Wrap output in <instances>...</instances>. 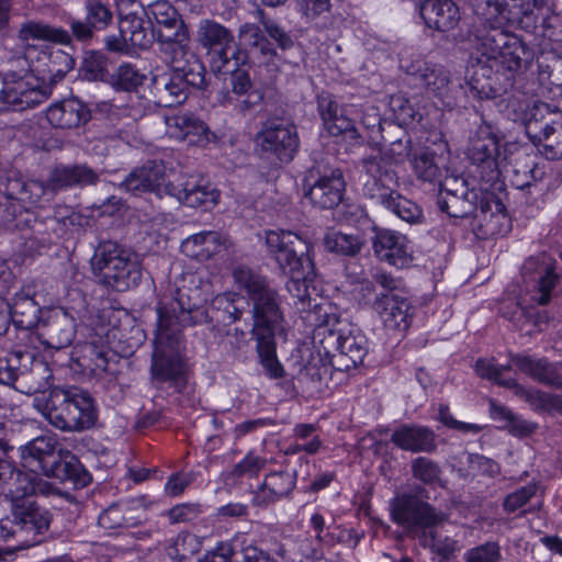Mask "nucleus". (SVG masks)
<instances>
[{"label": "nucleus", "instance_id": "f03ea898", "mask_svg": "<svg viewBox=\"0 0 562 562\" xmlns=\"http://www.w3.org/2000/svg\"><path fill=\"white\" fill-rule=\"evenodd\" d=\"M34 407L56 429L80 432L92 428L98 411L92 396L77 386H56L46 397H35Z\"/></svg>", "mask_w": 562, "mask_h": 562}, {"label": "nucleus", "instance_id": "412c9836", "mask_svg": "<svg viewBox=\"0 0 562 562\" xmlns=\"http://www.w3.org/2000/svg\"><path fill=\"white\" fill-rule=\"evenodd\" d=\"M25 58L30 61L32 74L45 81L56 82L65 77L75 66L72 56L63 49L45 47L29 48Z\"/></svg>", "mask_w": 562, "mask_h": 562}, {"label": "nucleus", "instance_id": "69168bd1", "mask_svg": "<svg viewBox=\"0 0 562 562\" xmlns=\"http://www.w3.org/2000/svg\"><path fill=\"white\" fill-rule=\"evenodd\" d=\"M463 560L464 562H499L501 550L497 543L486 542L468 550Z\"/></svg>", "mask_w": 562, "mask_h": 562}, {"label": "nucleus", "instance_id": "37998d69", "mask_svg": "<svg viewBox=\"0 0 562 562\" xmlns=\"http://www.w3.org/2000/svg\"><path fill=\"white\" fill-rule=\"evenodd\" d=\"M19 38L23 42L41 40L63 45H68L71 42V36L66 30L36 21H27L23 23L19 30Z\"/></svg>", "mask_w": 562, "mask_h": 562}, {"label": "nucleus", "instance_id": "2f4dec72", "mask_svg": "<svg viewBox=\"0 0 562 562\" xmlns=\"http://www.w3.org/2000/svg\"><path fill=\"white\" fill-rule=\"evenodd\" d=\"M8 303L13 325L24 330L36 328L46 311L35 301L31 285L23 286Z\"/></svg>", "mask_w": 562, "mask_h": 562}, {"label": "nucleus", "instance_id": "09e8293b", "mask_svg": "<svg viewBox=\"0 0 562 562\" xmlns=\"http://www.w3.org/2000/svg\"><path fill=\"white\" fill-rule=\"evenodd\" d=\"M146 79L132 64H122L112 74L110 83L116 91L133 92L140 87Z\"/></svg>", "mask_w": 562, "mask_h": 562}, {"label": "nucleus", "instance_id": "ea45409f", "mask_svg": "<svg viewBox=\"0 0 562 562\" xmlns=\"http://www.w3.org/2000/svg\"><path fill=\"white\" fill-rule=\"evenodd\" d=\"M504 387L513 391V394L524 400L536 412H559L562 413V395L544 392L539 389H528L510 378L503 382Z\"/></svg>", "mask_w": 562, "mask_h": 562}, {"label": "nucleus", "instance_id": "f8f14e48", "mask_svg": "<svg viewBox=\"0 0 562 562\" xmlns=\"http://www.w3.org/2000/svg\"><path fill=\"white\" fill-rule=\"evenodd\" d=\"M321 340L324 352L330 357V364L339 371H348L362 363L368 352V340L357 328L326 329Z\"/></svg>", "mask_w": 562, "mask_h": 562}, {"label": "nucleus", "instance_id": "de8ad7c7", "mask_svg": "<svg viewBox=\"0 0 562 562\" xmlns=\"http://www.w3.org/2000/svg\"><path fill=\"white\" fill-rule=\"evenodd\" d=\"M364 241L356 235L341 232H331L326 234L324 245L327 250L344 256H356L360 252Z\"/></svg>", "mask_w": 562, "mask_h": 562}, {"label": "nucleus", "instance_id": "a18cd8bd", "mask_svg": "<svg viewBox=\"0 0 562 562\" xmlns=\"http://www.w3.org/2000/svg\"><path fill=\"white\" fill-rule=\"evenodd\" d=\"M477 192L472 190L469 194L439 195L438 206L450 217L464 218L473 215L477 209Z\"/></svg>", "mask_w": 562, "mask_h": 562}, {"label": "nucleus", "instance_id": "20e7f679", "mask_svg": "<svg viewBox=\"0 0 562 562\" xmlns=\"http://www.w3.org/2000/svg\"><path fill=\"white\" fill-rule=\"evenodd\" d=\"M23 467L30 472L41 473L60 481H71L78 486L91 482L90 473L70 451L57 449L54 436H40L22 448Z\"/></svg>", "mask_w": 562, "mask_h": 562}, {"label": "nucleus", "instance_id": "4be33fe9", "mask_svg": "<svg viewBox=\"0 0 562 562\" xmlns=\"http://www.w3.org/2000/svg\"><path fill=\"white\" fill-rule=\"evenodd\" d=\"M262 150L274 154L280 161L293 159L299 148V136L294 124L285 121L267 123L257 135Z\"/></svg>", "mask_w": 562, "mask_h": 562}, {"label": "nucleus", "instance_id": "338daca9", "mask_svg": "<svg viewBox=\"0 0 562 562\" xmlns=\"http://www.w3.org/2000/svg\"><path fill=\"white\" fill-rule=\"evenodd\" d=\"M266 459L259 456H256L251 452L245 456V458L235 464L232 474L234 476H256L265 467Z\"/></svg>", "mask_w": 562, "mask_h": 562}, {"label": "nucleus", "instance_id": "b1692460", "mask_svg": "<svg viewBox=\"0 0 562 562\" xmlns=\"http://www.w3.org/2000/svg\"><path fill=\"white\" fill-rule=\"evenodd\" d=\"M317 178L308 190L305 192V196L310 199L313 205L319 209H333L337 206L345 192V180L342 171L339 168H325L323 171L318 167L315 169ZM314 177V171L311 173V178Z\"/></svg>", "mask_w": 562, "mask_h": 562}, {"label": "nucleus", "instance_id": "6ab92c4d", "mask_svg": "<svg viewBox=\"0 0 562 562\" xmlns=\"http://www.w3.org/2000/svg\"><path fill=\"white\" fill-rule=\"evenodd\" d=\"M172 176L173 179L169 178L164 186L166 195H170L190 207L209 210L217 204L220 192L210 183H200L193 177Z\"/></svg>", "mask_w": 562, "mask_h": 562}, {"label": "nucleus", "instance_id": "4d7b16f0", "mask_svg": "<svg viewBox=\"0 0 562 562\" xmlns=\"http://www.w3.org/2000/svg\"><path fill=\"white\" fill-rule=\"evenodd\" d=\"M327 132L333 136H342L352 144H360L362 139L355 121L349 116V110L341 112L339 117L329 124Z\"/></svg>", "mask_w": 562, "mask_h": 562}, {"label": "nucleus", "instance_id": "7c9ffc66", "mask_svg": "<svg viewBox=\"0 0 562 562\" xmlns=\"http://www.w3.org/2000/svg\"><path fill=\"white\" fill-rule=\"evenodd\" d=\"M373 308L379 314L384 326L393 330H406L411 319V304L401 294H376Z\"/></svg>", "mask_w": 562, "mask_h": 562}, {"label": "nucleus", "instance_id": "a19ab883", "mask_svg": "<svg viewBox=\"0 0 562 562\" xmlns=\"http://www.w3.org/2000/svg\"><path fill=\"white\" fill-rule=\"evenodd\" d=\"M223 243L217 232L209 231L194 234L181 244V251L187 257L198 261L211 259L215 254L220 252Z\"/></svg>", "mask_w": 562, "mask_h": 562}, {"label": "nucleus", "instance_id": "7ed1b4c3", "mask_svg": "<svg viewBox=\"0 0 562 562\" xmlns=\"http://www.w3.org/2000/svg\"><path fill=\"white\" fill-rule=\"evenodd\" d=\"M171 67L170 71L155 75L150 91L156 103L170 108L183 103L189 95V87L202 89L205 86V67L194 52L161 54Z\"/></svg>", "mask_w": 562, "mask_h": 562}, {"label": "nucleus", "instance_id": "79ce46f5", "mask_svg": "<svg viewBox=\"0 0 562 562\" xmlns=\"http://www.w3.org/2000/svg\"><path fill=\"white\" fill-rule=\"evenodd\" d=\"M546 176V165L538 162L530 155H522L515 159L512 169V184L517 189L530 188L541 181Z\"/></svg>", "mask_w": 562, "mask_h": 562}, {"label": "nucleus", "instance_id": "49530a36", "mask_svg": "<svg viewBox=\"0 0 562 562\" xmlns=\"http://www.w3.org/2000/svg\"><path fill=\"white\" fill-rule=\"evenodd\" d=\"M32 222V215L14 200L0 199V232L23 231Z\"/></svg>", "mask_w": 562, "mask_h": 562}, {"label": "nucleus", "instance_id": "6e6552de", "mask_svg": "<svg viewBox=\"0 0 562 562\" xmlns=\"http://www.w3.org/2000/svg\"><path fill=\"white\" fill-rule=\"evenodd\" d=\"M155 349L150 372L159 382H173L178 385L184 374L181 357L182 335L178 327L170 328L168 318L160 319L155 335Z\"/></svg>", "mask_w": 562, "mask_h": 562}, {"label": "nucleus", "instance_id": "5fc2aeb1", "mask_svg": "<svg viewBox=\"0 0 562 562\" xmlns=\"http://www.w3.org/2000/svg\"><path fill=\"white\" fill-rule=\"evenodd\" d=\"M347 110V108L339 105L331 93L323 91L317 94V111L326 131L329 128V124L334 123L339 114Z\"/></svg>", "mask_w": 562, "mask_h": 562}, {"label": "nucleus", "instance_id": "dca6fc26", "mask_svg": "<svg viewBox=\"0 0 562 562\" xmlns=\"http://www.w3.org/2000/svg\"><path fill=\"white\" fill-rule=\"evenodd\" d=\"M120 33L126 36L132 47L147 49L156 38L147 10L136 0L117 2Z\"/></svg>", "mask_w": 562, "mask_h": 562}, {"label": "nucleus", "instance_id": "4468645a", "mask_svg": "<svg viewBox=\"0 0 562 562\" xmlns=\"http://www.w3.org/2000/svg\"><path fill=\"white\" fill-rule=\"evenodd\" d=\"M52 92V88L42 85L34 74L18 76L7 75L0 90V112L24 111L43 103Z\"/></svg>", "mask_w": 562, "mask_h": 562}, {"label": "nucleus", "instance_id": "9d476101", "mask_svg": "<svg viewBox=\"0 0 562 562\" xmlns=\"http://www.w3.org/2000/svg\"><path fill=\"white\" fill-rule=\"evenodd\" d=\"M156 24V40L160 54L193 52L187 26L176 8L166 0H158L146 9Z\"/></svg>", "mask_w": 562, "mask_h": 562}, {"label": "nucleus", "instance_id": "393cba45", "mask_svg": "<svg viewBox=\"0 0 562 562\" xmlns=\"http://www.w3.org/2000/svg\"><path fill=\"white\" fill-rule=\"evenodd\" d=\"M36 329L43 344L49 348L61 349L72 342L76 323L64 308L46 310Z\"/></svg>", "mask_w": 562, "mask_h": 562}, {"label": "nucleus", "instance_id": "c85d7f7f", "mask_svg": "<svg viewBox=\"0 0 562 562\" xmlns=\"http://www.w3.org/2000/svg\"><path fill=\"white\" fill-rule=\"evenodd\" d=\"M509 361L519 372L533 381L562 390V373L559 371L558 363L551 362L547 358H535L524 353H510Z\"/></svg>", "mask_w": 562, "mask_h": 562}, {"label": "nucleus", "instance_id": "f3484780", "mask_svg": "<svg viewBox=\"0 0 562 562\" xmlns=\"http://www.w3.org/2000/svg\"><path fill=\"white\" fill-rule=\"evenodd\" d=\"M362 168L368 176L363 194L385 207L397 193L393 190L397 178L392 164L382 155H376L363 158Z\"/></svg>", "mask_w": 562, "mask_h": 562}, {"label": "nucleus", "instance_id": "423d86ee", "mask_svg": "<svg viewBox=\"0 0 562 562\" xmlns=\"http://www.w3.org/2000/svg\"><path fill=\"white\" fill-rule=\"evenodd\" d=\"M90 263L99 282L119 292L136 286L142 280V268L136 254L115 241L101 243Z\"/></svg>", "mask_w": 562, "mask_h": 562}, {"label": "nucleus", "instance_id": "13d9d810", "mask_svg": "<svg viewBox=\"0 0 562 562\" xmlns=\"http://www.w3.org/2000/svg\"><path fill=\"white\" fill-rule=\"evenodd\" d=\"M81 74L89 81L103 80L108 75L106 58L100 53H90L83 59Z\"/></svg>", "mask_w": 562, "mask_h": 562}, {"label": "nucleus", "instance_id": "0eeeda50", "mask_svg": "<svg viewBox=\"0 0 562 562\" xmlns=\"http://www.w3.org/2000/svg\"><path fill=\"white\" fill-rule=\"evenodd\" d=\"M196 35L213 72L226 75L247 61V54L236 44L233 32L221 23L202 20Z\"/></svg>", "mask_w": 562, "mask_h": 562}, {"label": "nucleus", "instance_id": "473e14b6", "mask_svg": "<svg viewBox=\"0 0 562 562\" xmlns=\"http://www.w3.org/2000/svg\"><path fill=\"white\" fill-rule=\"evenodd\" d=\"M418 3L425 24L438 32L453 30L459 21V8L452 0H413Z\"/></svg>", "mask_w": 562, "mask_h": 562}, {"label": "nucleus", "instance_id": "680f3d73", "mask_svg": "<svg viewBox=\"0 0 562 562\" xmlns=\"http://www.w3.org/2000/svg\"><path fill=\"white\" fill-rule=\"evenodd\" d=\"M265 93L259 88L240 97H227L226 102L241 115L254 112L263 101Z\"/></svg>", "mask_w": 562, "mask_h": 562}, {"label": "nucleus", "instance_id": "1a4fd4ad", "mask_svg": "<svg viewBox=\"0 0 562 562\" xmlns=\"http://www.w3.org/2000/svg\"><path fill=\"white\" fill-rule=\"evenodd\" d=\"M268 255L289 274L314 270L312 245L299 234L288 229L266 232Z\"/></svg>", "mask_w": 562, "mask_h": 562}, {"label": "nucleus", "instance_id": "a211bd4d", "mask_svg": "<svg viewBox=\"0 0 562 562\" xmlns=\"http://www.w3.org/2000/svg\"><path fill=\"white\" fill-rule=\"evenodd\" d=\"M370 243L375 257L396 268L408 267L413 261V249L408 238L390 228L372 225Z\"/></svg>", "mask_w": 562, "mask_h": 562}, {"label": "nucleus", "instance_id": "bf43d9fd", "mask_svg": "<svg viewBox=\"0 0 562 562\" xmlns=\"http://www.w3.org/2000/svg\"><path fill=\"white\" fill-rule=\"evenodd\" d=\"M412 472L415 479L425 484H434L440 480L441 469L437 462L419 457L413 461Z\"/></svg>", "mask_w": 562, "mask_h": 562}, {"label": "nucleus", "instance_id": "c03bdc74", "mask_svg": "<svg viewBox=\"0 0 562 562\" xmlns=\"http://www.w3.org/2000/svg\"><path fill=\"white\" fill-rule=\"evenodd\" d=\"M316 431V425L296 424L293 428L294 441L289 445L285 454H297L301 452L316 454L323 447V441Z\"/></svg>", "mask_w": 562, "mask_h": 562}, {"label": "nucleus", "instance_id": "f704fd0d", "mask_svg": "<svg viewBox=\"0 0 562 562\" xmlns=\"http://www.w3.org/2000/svg\"><path fill=\"white\" fill-rule=\"evenodd\" d=\"M391 441L400 449L412 453H431L437 449L436 435L426 426L401 425L395 428Z\"/></svg>", "mask_w": 562, "mask_h": 562}, {"label": "nucleus", "instance_id": "58836bf2", "mask_svg": "<svg viewBox=\"0 0 562 562\" xmlns=\"http://www.w3.org/2000/svg\"><path fill=\"white\" fill-rule=\"evenodd\" d=\"M492 68V65L488 67L480 65L469 81L464 85L459 83V98L463 94L479 100H488L501 95L504 89L496 83L498 72L493 75Z\"/></svg>", "mask_w": 562, "mask_h": 562}, {"label": "nucleus", "instance_id": "aec40b11", "mask_svg": "<svg viewBox=\"0 0 562 562\" xmlns=\"http://www.w3.org/2000/svg\"><path fill=\"white\" fill-rule=\"evenodd\" d=\"M521 273L527 282L535 283L532 302L547 305L559 278L555 272V260L546 252L529 257L522 265Z\"/></svg>", "mask_w": 562, "mask_h": 562}, {"label": "nucleus", "instance_id": "ddd939ff", "mask_svg": "<svg viewBox=\"0 0 562 562\" xmlns=\"http://www.w3.org/2000/svg\"><path fill=\"white\" fill-rule=\"evenodd\" d=\"M424 491L417 487L415 493L395 496L390 503L392 520L408 530L427 529L443 522L447 515L420 498Z\"/></svg>", "mask_w": 562, "mask_h": 562}, {"label": "nucleus", "instance_id": "6e6d98bb", "mask_svg": "<svg viewBox=\"0 0 562 562\" xmlns=\"http://www.w3.org/2000/svg\"><path fill=\"white\" fill-rule=\"evenodd\" d=\"M87 355L85 358H89V360L92 362L90 366L91 371H93L95 374L100 373H110L115 374L116 370L112 367L116 364V362L113 360L114 355L110 356V352L105 350L104 348H99L95 345H89L87 347Z\"/></svg>", "mask_w": 562, "mask_h": 562}, {"label": "nucleus", "instance_id": "e433bc0d", "mask_svg": "<svg viewBox=\"0 0 562 562\" xmlns=\"http://www.w3.org/2000/svg\"><path fill=\"white\" fill-rule=\"evenodd\" d=\"M295 486V473L278 471L269 473L255 492L252 503L267 506L291 494Z\"/></svg>", "mask_w": 562, "mask_h": 562}, {"label": "nucleus", "instance_id": "9b49d317", "mask_svg": "<svg viewBox=\"0 0 562 562\" xmlns=\"http://www.w3.org/2000/svg\"><path fill=\"white\" fill-rule=\"evenodd\" d=\"M401 68L425 90L428 97L437 98L447 108L452 109L459 99V86L452 85L450 72L441 65L428 63L422 58H401Z\"/></svg>", "mask_w": 562, "mask_h": 562}, {"label": "nucleus", "instance_id": "c9c22d12", "mask_svg": "<svg viewBox=\"0 0 562 562\" xmlns=\"http://www.w3.org/2000/svg\"><path fill=\"white\" fill-rule=\"evenodd\" d=\"M38 474L21 472L13 467L12 479L7 481L3 494L10 496L15 503L36 494H54L55 487L40 477Z\"/></svg>", "mask_w": 562, "mask_h": 562}, {"label": "nucleus", "instance_id": "39448f33", "mask_svg": "<svg viewBox=\"0 0 562 562\" xmlns=\"http://www.w3.org/2000/svg\"><path fill=\"white\" fill-rule=\"evenodd\" d=\"M233 279L237 288L247 293L251 303L255 338L274 337L283 322L277 290L270 286L266 277L245 266L233 270Z\"/></svg>", "mask_w": 562, "mask_h": 562}, {"label": "nucleus", "instance_id": "0e129e2a", "mask_svg": "<svg viewBox=\"0 0 562 562\" xmlns=\"http://www.w3.org/2000/svg\"><path fill=\"white\" fill-rule=\"evenodd\" d=\"M87 20L95 30L105 29L112 21L111 10L99 0H89L86 4Z\"/></svg>", "mask_w": 562, "mask_h": 562}, {"label": "nucleus", "instance_id": "4c0bfd02", "mask_svg": "<svg viewBox=\"0 0 562 562\" xmlns=\"http://www.w3.org/2000/svg\"><path fill=\"white\" fill-rule=\"evenodd\" d=\"M46 117L54 127L77 128L89 121L90 112L79 100L68 99L50 105Z\"/></svg>", "mask_w": 562, "mask_h": 562}, {"label": "nucleus", "instance_id": "72a5a7b5", "mask_svg": "<svg viewBox=\"0 0 562 562\" xmlns=\"http://www.w3.org/2000/svg\"><path fill=\"white\" fill-rule=\"evenodd\" d=\"M22 359L31 360L30 370L22 369L20 362L18 363V380L20 383V391L26 394H37L38 397H46L53 385V373L48 363L42 359H33L29 353L23 355Z\"/></svg>", "mask_w": 562, "mask_h": 562}, {"label": "nucleus", "instance_id": "603ef678", "mask_svg": "<svg viewBox=\"0 0 562 562\" xmlns=\"http://www.w3.org/2000/svg\"><path fill=\"white\" fill-rule=\"evenodd\" d=\"M123 509L124 518H133L126 521V528L135 527L147 520V512L153 505L145 496L134 497L124 502H120Z\"/></svg>", "mask_w": 562, "mask_h": 562}, {"label": "nucleus", "instance_id": "a878e982", "mask_svg": "<svg viewBox=\"0 0 562 562\" xmlns=\"http://www.w3.org/2000/svg\"><path fill=\"white\" fill-rule=\"evenodd\" d=\"M99 173L87 164H58L48 172V189L59 193L72 188L95 186Z\"/></svg>", "mask_w": 562, "mask_h": 562}, {"label": "nucleus", "instance_id": "bb28decb", "mask_svg": "<svg viewBox=\"0 0 562 562\" xmlns=\"http://www.w3.org/2000/svg\"><path fill=\"white\" fill-rule=\"evenodd\" d=\"M166 166L162 161H147L142 167L133 169L122 181L121 188L133 194L155 192L159 196L165 194Z\"/></svg>", "mask_w": 562, "mask_h": 562}, {"label": "nucleus", "instance_id": "3c124183", "mask_svg": "<svg viewBox=\"0 0 562 562\" xmlns=\"http://www.w3.org/2000/svg\"><path fill=\"white\" fill-rule=\"evenodd\" d=\"M241 297L235 292H224L215 295L211 301V307L222 313V319L227 323H235L243 315V307L239 306Z\"/></svg>", "mask_w": 562, "mask_h": 562}, {"label": "nucleus", "instance_id": "864d4df0", "mask_svg": "<svg viewBox=\"0 0 562 562\" xmlns=\"http://www.w3.org/2000/svg\"><path fill=\"white\" fill-rule=\"evenodd\" d=\"M385 209L407 223H418L423 218L422 209L415 202L403 198L398 193L395 194Z\"/></svg>", "mask_w": 562, "mask_h": 562}, {"label": "nucleus", "instance_id": "f257e3e1", "mask_svg": "<svg viewBox=\"0 0 562 562\" xmlns=\"http://www.w3.org/2000/svg\"><path fill=\"white\" fill-rule=\"evenodd\" d=\"M542 1L538 0H485L482 15L488 25L474 35L475 50L485 57L497 72L507 80L514 78L530 57L526 44L504 27L518 24L529 31L536 27Z\"/></svg>", "mask_w": 562, "mask_h": 562}, {"label": "nucleus", "instance_id": "8fccbe9b", "mask_svg": "<svg viewBox=\"0 0 562 562\" xmlns=\"http://www.w3.org/2000/svg\"><path fill=\"white\" fill-rule=\"evenodd\" d=\"M257 351L261 364L263 366L267 374L271 379H278L283 375V368L276 356V341L272 336H262V338H256Z\"/></svg>", "mask_w": 562, "mask_h": 562}, {"label": "nucleus", "instance_id": "052dcab7", "mask_svg": "<svg viewBox=\"0 0 562 562\" xmlns=\"http://www.w3.org/2000/svg\"><path fill=\"white\" fill-rule=\"evenodd\" d=\"M414 170L418 179L427 182H434L440 176V169L435 162L434 154L427 151L415 156Z\"/></svg>", "mask_w": 562, "mask_h": 562}, {"label": "nucleus", "instance_id": "c756f323", "mask_svg": "<svg viewBox=\"0 0 562 562\" xmlns=\"http://www.w3.org/2000/svg\"><path fill=\"white\" fill-rule=\"evenodd\" d=\"M474 218L477 222L476 231L483 238L505 235L510 229V221L505 213V206L495 198L481 200Z\"/></svg>", "mask_w": 562, "mask_h": 562}, {"label": "nucleus", "instance_id": "e2e57ef3", "mask_svg": "<svg viewBox=\"0 0 562 562\" xmlns=\"http://www.w3.org/2000/svg\"><path fill=\"white\" fill-rule=\"evenodd\" d=\"M133 518H124L123 509L121 508V504L113 503L108 508H105L98 518V524L104 530H116L121 528H126V521H132Z\"/></svg>", "mask_w": 562, "mask_h": 562}, {"label": "nucleus", "instance_id": "774afa93", "mask_svg": "<svg viewBox=\"0 0 562 562\" xmlns=\"http://www.w3.org/2000/svg\"><path fill=\"white\" fill-rule=\"evenodd\" d=\"M270 554L256 546H247L239 551L233 549L232 562H276Z\"/></svg>", "mask_w": 562, "mask_h": 562}, {"label": "nucleus", "instance_id": "cd10ccee", "mask_svg": "<svg viewBox=\"0 0 562 562\" xmlns=\"http://www.w3.org/2000/svg\"><path fill=\"white\" fill-rule=\"evenodd\" d=\"M15 527L19 528V538H24L26 546H34L42 541L41 537L49 527V513L34 503L16 505L14 510Z\"/></svg>", "mask_w": 562, "mask_h": 562}, {"label": "nucleus", "instance_id": "2eb2a0df", "mask_svg": "<svg viewBox=\"0 0 562 562\" xmlns=\"http://www.w3.org/2000/svg\"><path fill=\"white\" fill-rule=\"evenodd\" d=\"M468 158L477 169L484 182L499 177V138L494 125L482 122L470 137Z\"/></svg>", "mask_w": 562, "mask_h": 562}, {"label": "nucleus", "instance_id": "5701e85b", "mask_svg": "<svg viewBox=\"0 0 562 562\" xmlns=\"http://www.w3.org/2000/svg\"><path fill=\"white\" fill-rule=\"evenodd\" d=\"M157 326L160 319L168 318L170 328L178 327L180 331L182 327L194 326L209 321L206 310L200 306L196 301H193L186 289H177L169 306L160 304L157 307Z\"/></svg>", "mask_w": 562, "mask_h": 562}]
</instances>
